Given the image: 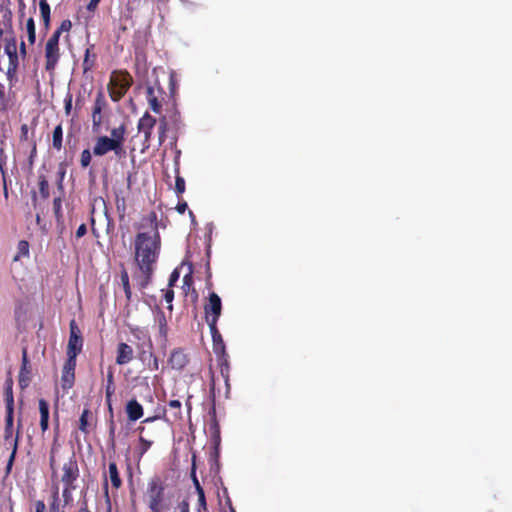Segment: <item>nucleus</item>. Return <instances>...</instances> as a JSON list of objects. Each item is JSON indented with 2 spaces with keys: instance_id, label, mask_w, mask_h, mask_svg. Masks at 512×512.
I'll use <instances>...</instances> for the list:
<instances>
[{
  "instance_id": "f257e3e1",
  "label": "nucleus",
  "mask_w": 512,
  "mask_h": 512,
  "mask_svg": "<svg viewBox=\"0 0 512 512\" xmlns=\"http://www.w3.org/2000/svg\"><path fill=\"white\" fill-rule=\"evenodd\" d=\"M150 228V232H139L134 240L135 262L138 272L134 275L138 287L143 290L151 282L161 249L158 217L155 211L143 216L139 229Z\"/></svg>"
},
{
  "instance_id": "f03ea898",
  "label": "nucleus",
  "mask_w": 512,
  "mask_h": 512,
  "mask_svg": "<svg viewBox=\"0 0 512 512\" xmlns=\"http://www.w3.org/2000/svg\"><path fill=\"white\" fill-rule=\"evenodd\" d=\"M126 132L127 127L124 123H122L110 131V137H97L93 147V154L95 156L101 157L109 152H114L115 156L119 159L125 157L126 151L124 149V142Z\"/></svg>"
},
{
  "instance_id": "7ed1b4c3",
  "label": "nucleus",
  "mask_w": 512,
  "mask_h": 512,
  "mask_svg": "<svg viewBox=\"0 0 512 512\" xmlns=\"http://www.w3.org/2000/svg\"><path fill=\"white\" fill-rule=\"evenodd\" d=\"M165 483L159 476H154L147 483L144 502L151 512H164L169 509V501L165 494Z\"/></svg>"
},
{
  "instance_id": "20e7f679",
  "label": "nucleus",
  "mask_w": 512,
  "mask_h": 512,
  "mask_svg": "<svg viewBox=\"0 0 512 512\" xmlns=\"http://www.w3.org/2000/svg\"><path fill=\"white\" fill-rule=\"evenodd\" d=\"M133 83L132 76L127 71H113L109 83L108 92L112 101H120Z\"/></svg>"
},
{
  "instance_id": "39448f33",
  "label": "nucleus",
  "mask_w": 512,
  "mask_h": 512,
  "mask_svg": "<svg viewBox=\"0 0 512 512\" xmlns=\"http://www.w3.org/2000/svg\"><path fill=\"white\" fill-rule=\"evenodd\" d=\"M13 426H14V409H6V416H5V428H4V441L9 442V444L12 446V452L10 454V457L8 459L7 465H6V473L9 474L11 472L16 454L18 449V442H19V430L16 433V436L13 437Z\"/></svg>"
},
{
  "instance_id": "423d86ee",
  "label": "nucleus",
  "mask_w": 512,
  "mask_h": 512,
  "mask_svg": "<svg viewBox=\"0 0 512 512\" xmlns=\"http://www.w3.org/2000/svg\"><path fill=\"white\" fill-rule=\"evenodd\" d=\"M79 477V467L76 459L71 457L62 467L61 481L64 484L63 497L67 501L71 491L76 489L75 481Z\"/></svg>"
},
{
  "instance_id": "0eeeda50",
  "label": "nucleus",
  "mask_w": 512,
  "mask_h": 512,
  "mask_svg": "<svg viewBox=\"0 0 512 512\" xmlns=\"http://www.w3.org/2000/svg\"><path fill=\"white\" fill-rule=\"evenodd\" d=\"M166 92L163 87L160 85L159 81L156 80L153 84L148 85L146 88V100L150 109L156 113L160 114L162 111V104L165 100Z\"/></svg>"
},
{
  "instance_id": "6e6552de",
  "label": "nucleus",
  "mask_w": 512,
  "mask_h": 512,
  "mask_svg": "<svg viewBox=\"0 0 512 512\" xmlns=\"http://www.w3.org/2000/svg\"><path fill=\"white\" fill-rule=\"evenodd\" d=\"M205 318L208 326L217 325L222 313V301L217 293L211 292L207 303L204 305Z\"/></svg>"
},
{
  "instance_id": "1a4fd4ad",
  "label": "nucleus",
  "mask_w": 512,
  "mask_h": 512,
  "mask_svg": "<svg viewBox=\"0 0 512 512\" xmlns=\"http://www.w3.org/2000/svg\"><path fill=\"white\" fill-rule=\"evenodd\" d=\"M69 328L70 336L67 346V358L76 360L77 355L82 351L83 337L74 319L70 321Z\"/></svg>"
},
{
  "instance_id": "9d476101",
  "label": "nucleus",
  "mask_w": 512,
  "mask_h": 512,
  "mask_svg": "<svg viewBox=\"0 0 512 512\" xmlns=\"http://www.w3.org/2000/svg\"><path fill=\"white\" fill-rule=\"evenodd\" d=\"M57 34H52L45 45V69L53 72L60 58L59 40Z\"/></svg>"
},
{
  "instance_id": "9b49d317",
  "label": "nucleus",
  "mask_w": 512,
  "mask_h": 512,
  "mask_svg": "<svg viewBox=\"0 0 512 512\" xmlns=\"http://www.w3.org/2000/svg\"><path fill=\"white\" fill-rule=\"evenodd\" d=\"M107 101L102 90L98 91L95 97L92 109V128L93 131H98L102 125L103 117L102 111L106 108Z\"/></svg>"
},
{
  "instance_id": "f8f14e48",
  "label": "nucleus",
  "mask_w": 512,
  "mask_h": 512,
  "mask_svg": "<svg viewBox=\"0 0 512 512\" xmlns=\"http://www.w3.org/2000/svg\"><path fill=\"white\" fill-rule=\"evenodd\" d=\"M32 368L28 359L27 348L22 349L21 368L18 376V383L21 390L26 389L31 382Z\"/></svg>"
},
{
  "instance_id": "ddd939ff",
  "label": "nucleus",
  "mask_w": 512,
  "mask_h": 512,
  "mask_svg": "<svg viewBox=\"0 0 512 512\" xmlns=\"http://www.w3.org/2000/svg\"><path fill=\"white\" fill-rule=\"evenodd\" d=\"M75 368L76 360L67 358V360L64 363L61 376V386L64 391L71 389L74 385Z\"/></svg>"
},
{
  "instance_id": "4468645a",
  "label": "nucleus",
  "mask_w": 512,
  "mask_h": 512,
  "mask_svg": "<svg viewBox=\"0 0 512 512\" xmlns=\"http://www.w3.org/2000/svg\"><path fill=\"white\" fill-rule=\"evenodd\" d=\"M157 120L155 117L145 112L138 121V131L143 134L144 141L149 142L152 136L153 128L155 127Z\"/></svg>"
},
{
  "instance_id": "2eb2a0df",
  "label": "nucleus",
  "mask_w": 512,
  "mask_h": 512,
  "mask_svg": "<svg viewBox=\"0 0 512 512\" xmlns=\"http://www.w3.org/2000/svg\"><path fill=\"white\" fill-rule=\"evenodd\" d=\"M210 435H211V443L213 452L211 453V457L216 461L219 457L221 436H220V426L217 419L214 417L209 425Z\"/></svg>"
},
{
  "instance_id": "dca6fc26",
  "label": "nucleus",
  "mask_w": 512,
  "mask_h": 512,
  "mask_svg": "<svg viewBox=\"0 0 512 512\" xmlns=\"http://www.w3.org/2000/svg\"><path fill=\"white\" fill-rule=\"evenodd\" d=\"M181 402L179 400H170L168 409L163 410V419L167 422L175 423L182 419Z\"/></svg>"
},
{
  "instance_id": "f3484780",
  "label": "nucleus",
  "mask_w": 512,
  "mask_h": 512,
  "mask_svg": "<svg viewBox=\"0 0 512 512\" xmlns=\"http://www.w3.org/2000/svg\"><path fill=\"white\" fill-rule=\"evenodd\" d=\"M188 363V355L181 348L174 349L171 352L170 357L168 359V364L170 365V367L176 370L184 369Z\"/></svg>"
},
{
  "instance_id": "a211bd4d",
  "label": "nucleus",
  "mask_w": 512,
  "mask_h": 512,
  "mask_svg": "<svg viewBox=\"0 0 512 512\" xmlns=\"http://www.w3.org/2000/svg\"><path fill=\"white\" fill-rule=\"evenodd\" d=\"M134 358V350L132 346L125 342H120L116 349V364L126 365Z\"/></svg>"
},
{
  "instance_id": "6ab92c4d",
  "label": "nucleus",
  "mask_w": 512,
  "mask_h": 512,
  "mask_svg": "<svg viewBox=\"0 0 512 512\" xmlns=\"http://www.w3.org/2000/svg\"><path fill=\"white\" fill-rule=\"evenodd\" d=\"M8 60H9L8 66H7V70H6L5 74H6L8 84H9V88H13L18 82V76H17V71H18V67H19L18 53L17 54L13 53L12 55H10Z\"/></svg>"
},
{
  "instance_id": "aec40b11",
  "label": "nucleus",
  "mask_w": 512,
  "mask_h": 512,
  "mask_svg": "<svg viewBox=\"0 0 512 512\" xmlns=\"http://www.w3.org/2000/svg\"><path fill=\"white\" fill-rule=\"evenodd\" d=\"M125 412L128 420L132 422L139 420L144 415L143 406L136 399H131L127 402Z\"/></svg>"
},
{
  "instance_id": "412c9836",
  "label": "nucleus",
  "mask_w": 512,
  "mask_h": 512,
  "mask_svg": "<svg viewBox=\"0 0 512 512\" xmlns=\"http://www.w3.org/2000/svg\"><path fill=\"white\" fill-rule=\"evenodd\" d=\"M209 329H210V333L212 336L214 353L216 355L227 353L224 340L222 338L221 333L219 332V330L217 328V325L209 326Z\"/></svg>"
},
{
  "instance_id": "4be33fe9",
  "label": "nucleus",
  "mask_w": 512,
  "mask_h": 512,
  "mask_svg": "<svg viewBox=\"0 0 512 512\" xmlns=\"http://www.w3.org/2000/svg\"><path fill=\"white\" fill-rule=\"evenodd\" d=\"M40 413V428L41 434L44 436L49 428V404L45 399H40L38 402Z\"/></svg>"
},
{
  "instance_id": "5701e85b",
  "label": "nucleus",
  "mask_w": 512,
  "mask_h": 512,
  "mask_svg": "<svg viewBox=\"0 0 512 512\" xmlns=\"http://www.w3.org/2000/svg\"><path fill=\"white\" fill-rule=\"evenodd\" d=\"M107 383L105 387V401L110 411H112V396L115 393L114 371L111 367L107 371Z\"/></svg>"
},
{
  "instance_id": "b1692460",
  "label": "nucleus",
  "mask_w": 512,
  "mask_h": 512,
  "mask_svg": "<svg viewBox=\"0 0 512 512\" xmlns=\"http://www.w3.org/2000/svg\"><path fill=\"white\" fill-rule=\"evenodd\" d=\"M13 384V378L11 372L9 371L4 383V399L6 409H14Z\"/></svg>"
},
{
  "instance_id": "393cba45",
  "label": "nucleus",
  "mask_w": 512,
  "mask_h": 512,
  "mask_svg": "<svg viewBox=\"0 0 512 512\" xmlns=\"http://www.w3.org/2000/svg\"><path fill=\"white\" fill-rule=\"evenodd\" d=\"M217 356V361L220 367L221 376L224 378L225 385L229 388V372H230V364H229V356L227 353L219 354Z\"/></svg>"
},
{
  "instance_id": "a878e982",
  "label": "nucleus",
  "mask_w": 512,
  "mask_h": 512,
  "mask_svg": "<svg viewBox=\"0 0 512 512\" xmlns=\"http://www.w3.org/2000/svg\"><path fill=\"white\" fill-rule=\"evenodd\" d=\"M109 479L114 489H119L122 486V479L118 467L115 462H110L108 466Z\"/></svg>"
},
{
  "instance_id": "bb28decb",
  "label": "nucleus",
  "mask_w": 512,
  "mask_h": 512,
  "mask_svg": "<svg viewBox=\"0 0 512 512\" xmlns=\"http://www.w3.org/2000/svg\"><path fill=\"white\" fill-rule=\"evenodd\" d=\"M39 8H40V14L43 21V26L45 32H47L50 28V15H51V9L50 5L47 2V0H39Z\"/></svg>"
},
{
  "instance_id": "cd10ccee",
  "label": "nucleus",
  "mask_w": 512,
  "mask_h": 512,
  "mask_svg": "<svg viewBox=\"0 0 512 512\" xmlns=\"http://www.w3.org/2000/svg\"><path fill=\"white\" fill-rule=\"evenodd\" d=\"M6 165H7V155L3 147H0V173L3 180V188H4V196L8 197V190L6 184Z\"/></svg>"
},
{
  "instance_id": "c85d7f7f",
  "label": "nucleus",
  "mask_w": 512,
  "mask_h": 512,
  "mask_svg": "<svg viewBox=\"0 0 512 512\" xmlns=\"http://www.w3.org/2000/svg\"><path fill=\"white\" fill-rule=\"evenodd\" d=\"M170 126L169 122L166 116H162L159 119V125H158V142L159 145H162L167 137V132L169 131Z\"/></svg>"
},
{
  "instance_id": "c756f323",
  "label": "nucleus",
  "mask_w": 512,
  "mask_h": 512,
  "mask_svg": "<svg viewBox=\"0 0 512 512\" xmlns=\"http://www.w3.org/2000/svg\"><path fill=\"white\" fill-rule=\"evenodd\" d=\"M52 146L57 151L63 148V128L61 124H58L53 130Z\"/></svg>"
},
{
  "instance_id": "7c9ffc66",
  "label": "nucleus",
  "mask_w": 512,
  "mask_h": 512,
  "mask_svg": "<svg viewBox=\"0 0 512 512\" xmlns=\"http://www.w3.org/2000/svg\"><path fill=\"white\" fill-rule=\"evenodd\" d=\"M147 357L149 358L147 368L150 371H157L159 369V361L158 358L152 352H149L147 355L146 351H142L139 354V358L142 362H145Z\"/></svg>"
},
{
  "instance_id": "2f4dec72",
  "label": "nucleus",
  "mask_w": 512,
  "mask_h": 512,
  "mask_svg": "<svg viewBox=\"0 0 512 512\" xmlns=\"http://www.w3.org/2000/svg\"><path fill=\"white\" fill-rule=\"evenodd\" d=\"M93 45L86 49L84 60H83V70L84 72L90 71L95 65L96 54L92 52Z\"/></svg>"
},
{
  "instance_id": "473e14b6",
  "label": "nucleus",
  "mask_w": 512,
  "mask_h": 512,
  "mask_svg": "<svg viewBox=\"0 0 512 512\" xmlns=\"http://www.w3.org/2000/svg\"><path fill=\"white\" fill-rule=\"evenodd\" d=\"M156 321H157L158 327H159V334L163 338H166L167 334H168V325H167L166 316L162 310H159L157 312Z\"/></svg>"
},
{
  "instance_id": "72a5a7b5",
  "label": "nucleus",
  "mask_w": 512,
  "mask_h": 512,
  "mask_svg": "<svg viewBox=\"0 0 512 512\" xmlns=\"http://www.w3.org/2000/svg\"><path fill=\"white\" fill-rule=\"evenodd\" d=\"M92 416V413L89 409H84L79 419V430L84 434L89 433V418Z\"/></svg>"
},
{
  "instance_id": "f704fd0d",
  "label": "nucleus",
  "mask_w": 512,
  "mask_h": 512,
  "mask_svg": "<svg viewBox=\"0 0 512 512\" xmlns=\"http://www.w3.org/2000/svg\"><path fill=\"white\" fill-rule=\"evenodd\" d=\"M38 185H39V193H40V196L46 200L49 198L50 196V192H49V183H48V180L47 178L44 176V175H40L38 177Z\"/></svg>"
},
{
  "instance_id": "c9c22d12",
  "label": "nucleus",
  "mask_w": 512,
  "mask_h": 512,
  "mask_svg": "<svg viewBox=\"0 0 512 512\" xmlns=\"http://www.w3.org/2000/svg\"><path fill=\"white\" fill-rule=\"evenodd\" d=\"M175 192L180 195L185 192V180L183 177L179 175V163L176 162V168H175Z\"/></svg>"
},
{
  "instance_id": "e433bc0d",
  "label": "nucleus",
  "mask_w": 512,
  "mask_h": 512,
  "mask_svg": "<svg viewBox=\"0 0 512 512\" xmlns=\"http://www.w3.org/2000/svg\"><path fill=\"white\" fill-rule=\"evenodd\" d=\"M29 255V243L26 240H20L17 245V254L14 257V261L19 260L21 257H27Z\"/></svg>"
},
{
  "instance_id": "4c0bfd02",
  "label": "nucleus",
  "mask_w": 512,
  "mask_h": 512,
  "mask_svg": "<svg viewBox=\"0 0 512 512\" xmlns=\"http://www.w3.org/2000/svg\"><path fill=\"white\" fill-rule=\"evenodd\" d=\"M53 212L57 223L63 222V213H62V199L61 197H56L53 200Z\"/></svg>"
},
{
  "instance_id": "58836bf2",
  "label": "nucleus",
  "mask_w": 512,
  "mask_h": 512,
  "mask_svg": "<svg viewBox=\"0 0 512 512\" xmlns=\"http://www.w3.org/2000/svg\"><path fill=\"white\" fill-rule=\"evenodd\" d=\"M26 31L28 36V42L33 45L36 40V32H35V22L32 17H30L26 22Z\"/></svg>"
},
{
  "instance_id": "ea45409f",
  "label": "nucleus",
  "mask_w": 512,
  "mask_h": 512,
  "mask_svg": "<svg viewBox=\"0 0 512 512\" xmlns=\"http://www.w3.org/2000/svg\"><path fill=\"white\" fill-rule=\"evenodd\" d=\"M121 282L123 285L125 296H126L127 300H130L132 292H131L130 283H129V275H128L127 271H125V270L122 271V273H121Z\"/></svg>"
},
{
  "instance_id": "a19ab883",
  "label": "nucleus",
  "mask_w": 512,
  "mask_h": 512,
  "mask_svg": "<svg viewBox=\"0 0 512 512\" xmlns=\"http://www.w3.org/2000/svg\"><path fill=\"white\" fill-rule=\"evenodd\" d=\"M92 160V153L89 149H84L80 154V166L83 169H86Z\"/></svg>"
},
{
  "instance_id": "79ce46f5",
  "label": "nucleus",
  "mask_w": 512,
  "mask_h": 512,
  "mask_svg": "<svg viewBox=\"0 0 512 512\" xmlns=\"http://www.w3.org/2000/svg\"><path fill=\"white\" fill-rule=\"evenodd\" d=\"M72 28V22L69 19H65L61 22L60 26L54 31L53 34H57V39H60V36L63 32H69Z\"/></svg>"
},
{
  "instance_id": "37998d69",
  "label": "nucleus",
  "mask_w": 512,
  "mask_h": 512,
  "mask_svg": "<svg viewBox=\"0 0 512 512\" xmlns=\"http://www.w3.org/2000/svg\"><path fill=\"white\" fill-rule=\"evenodd\" d=\"M139 455L142 457L151 447L152 441L145 439L143 436H139Z\"/></svg>"
},
{
  "instance_id": "c03bdc74",
  "label": "nucleus",
  "mask_w": 512,
  "mask_h": 512,
  "mask_svg": "<svg viewBox=\"0 0 512 512\" xmlns=\"http://www.w3.org/2000/svg\"><path fill=\"white\" fill-rule=\"evenodd\" d=\"M34 135V132L32 133V136ZM20 141L21 142H29L34 139L33 137L30 139L29 137V126L24 123L20 127Z\"/></svg>"
},
{
  "instance_id": "a18cd8bd",
  "label": "nucleus",
  "mask_w": 512,
  "mask_h": 512,
  "mask_svg": "<svg viewBox=\"0 0 512 512\" xmlns=\"http://www.w3.org/2000/svg\"><path fill=\"white\" fill-rule=\"evenodd\" d=\"M198 495V512L206 511L207 510V503H206V497L204 489L196 491Z\"/></svg>"
},
{
  "instance_id": "49530a36",
  "label": "nucleus",
  "mask_w": 512,
  "mask_h": 512,
  "mask_svg": "<svg viewBox=\"0 0 512 512\" xmlns=\"http://www.w3.org/2000/svg\"><path fill=\"white\" fill-rule=\"evenodd\" d=\"M65 175H66V168H65V164L64 163H61L59 165V169H58V172H57V186L60 190L63 191V181H64V178H65Z\"/></svg>"
},
{
  "instance_id": "de8ad7c7",
  "label": "nucleus",
  "mask_w": 512,
  "mask_h": 512,
  "mask_svg": "<svg viewBox=\"0 0 512 512\" xmlns=\"http://www.w3.org/2000/svg\"><path fill=\"white\" fill-rule=\"evenodd\" d=\"M5 53L8 55V58L13 53L17 54L16 40L14 38L8 41L7 44L5 45Z\"/></svg>"
},
{
  "instance_id": "09e8293b",
  "label": "nucleus",
  "mask_w": 512,
  "mask_h": 512,
  "mask_svg": "<svg viewBox=\"0 0 512 512\" xmlns=\"http://www.w3.org/2000/svg\"><path fill=\"white\" fill-rule=\"evenodd\" d=\"M191 479L193 481L194 487L196 491L202 490V486L200 485V482L196 476V465L193 461L192 468H191Z\"/></svg>"
},
{
  "instance_id": "8fccbe9b",
  "label": "nucleus",
  "mask_w": 512,
  "mask_h": 512,
  "mask_svg": "<svg viewBox=\"0 0 512 512\" xmlns=\"http://www.w3.org/2000/svg\"><path fill=\"white\" fill-rule=\"evenodd\" d=\"M30 146H31V151H30V155H29V164L32 165L33 162H34V158L36 157L37 155V144H36V140L35 139H32L30 141Z\"/></svg>"
},
{
  "instance_id": "3c124183",
  "label": "nucleus",
  "mask_w": 512,
  "mask_h": 512,
  "mask_svg": "<svg viewBox=\"0 0 512 512\" xmlns=\"http://www.w3.org/2000/svg\"><path fill=\"white\" fill-rule=\"evenodd\" d=\"M164 299L169 304L167 308L169 310H172L173 309L172 301L174 299V291L172 289H167L164 293Z\"/></svg>"
},
{
  "instance_id": "603ef678",
  "label": "nucleus",
  "mask_w": 512,
  "mask_h": 512,
  "mask_svg": "<svg viewBox=\"0 0 512 512\" xmlns=\"http://www.w3.org/2000/svg\"><path fill=\"white\" fill-rule=\"evenodd\" d=\"M130 332L138 339H141V337H145L147 335V331L141 329L140 327H130Z\"/></svg>"
},
{
  "instance_id": "864d4df0",
  "label": "nucleus",
  "mask_w": 512,
  "mask_h": 512,
  "mask_svg": "<svg viewBox=\"0 0 512 512\" xmlns=\"http://www.w3.org/2000/svg\"><path fill=\"white\" fill-rule=\"evenodd\" d=\"M64 109H65L66 115H70L71 110H72V96L71 95H68L66 97Z\"/></svg>"
},
{
  "instance_id": "5fc2aeb1",
  "label": "nucleus",
  "mask_w": 512,
  "mask_h": 512,
  "mask_svg": "<svg viewBox=\"0 0 512 512\" xmlns=\"http://www.w3.org/2000/svg\"><path fill=\"white\" fill-rule=\"evenodd\" d=\"M190 511V505L187 500H183L178 505V512H189Z\"/></svg>"
},
{
  "instance_id": "6e6d98bb",
  "label": "nucleus",
  "mask_w": 512,
  "mask_h": 512,
  "mask_svg": "<svg viewBox=\"0 0 512 512\" xmlns=\"http://www.w3.org/2000/svg\"><path fill=\"white\" fill-rule=\"evenodd\" d=\"M87 233V227L86 224H81L78 229L76 230L75 236L76 238H81Z\"/></svg>"
},
{
  "instance_id": "4d7b16f0",
  "label": "nucleus",
  "mask_w": 512,
  "mask_h": 512,
  "mask_svg": "<svg viewBox=\"0 0 512 512\" xmlns=\"http://www.w3.org/2000/svg\"><path fill=\"white\" fill-rule=\"evenodd\" d=\"M179 279V273L177 270H174L169 277V286L172 287L175 282Z\"/></svg>"
},
{
  "instance_id": "13d9d810",
  "label": "nucleus",
  "mask_w": 512,
  "mask_h": 512,
  "mask_svg": "<svg viewBox=\"0 0 512 512\" xmlns=\"http://www.w3.org/2000/svg\"><path fill=\"white\" fill-rule=\"evenodd\" d=\"M101 0H90L88 5H87V10L89 12H94L99 4Z\"/></svg>"
},
{
  "instance_id": "bf43d9fd",
  "label": "nucleus",
  "mask_w": 512,
  "mask_h": 512,
  "mask_svg": "<svg viewBox=\"0 0 512 512\" xmlns=\"http://www.w3.org/2000/svg\"><path fill=\"white\" fill-rule=\"evenodd\" d=\"M116 207H117V210L118 211H122L123 213L125 212V199L124 198H117L116 199Z\"/></svg>"
},
{
  "instance_id": "052dcab7",
  "label": "nucleus",
  "mask_w": 512,
  "mask_h": 512,
  "mask_svg": "<svg viewBox=\"0 0 512 512\" xmlns=\"http://www.w3.org/2000/svg\"><path fill=\"white\" fill-rule=\"evenodd\" d=\"M193 284V279H192V275L191 274H186L184 277H183V285L184 287H188L190 288V286Z\"/></svg>"
},
{
  "instance_id": "680f3d73",
  "label": "nucleus",
  "mask_w": 512,
  "mask_h": 512,
  "mask_svg": "<svg viewBox=\"0 0 512 512\" xmlns=\"http://www.w3.org/2000/svg\"><path fill=\"white\" fill-rule=\"evenodd\" d=\"M46 506L45 503L41 500L35 503V512H45Z\"/></svg>"
},
{
  "instance_id": "e2e57ef3",
  "label": "nucleus",
  "mask_w": 512,
  "mask_h": 512,
  "mask_svg": "<svg viewBox=\"0 0 512 512\" xmlns=\"http://www.w3.org/2000/svg\"><path fill=\"white\" fill-rule=\"evenodd\" d=\"M188 208V205L185 201L183 202H179L176 206V210L180 213V214H183L186 209Z\"/></svg>"
},
{
  "instance_id": "0e129e2a",
  "label": "nucleus",
  "mask_w": 512,
  "mask_h": 512,
  "mask_svg": "<svg viewBox=\"0 0 512 512\" xmlns=\"http://www.w3.org/2000/svg\"><path fill=\"white\" fill-rule=\"evenodd\" d=\"M172 118H173V124H174L175 129H178L179 125H180L179 113L177 111H175Z\"/></svg>"
},
{
  "instance_id": "69168bd1",
  "label": "nucleus",
  "mask_w": 512,
  "mask_h": 512,
  "mask_svg": "<svg viewBox=\"0 0 512 512\" xmlns=\"http://www.w3.org/2000/svg\"><path fill=\"white\" fill-rule=\"evenodd\" d=\"M157 419H163V415L162 416L155 415V416L147 417L146 419H144L142 421V423H151V422L156 421Z\"/></svg>"
},
{
  "instance_id": "338daca9",
  "label": "nucleus",
  "mask_w": 512,
  "mask_h": 512,
  "mask_svg": "<svg viewBox=\"0 0 512 512\" xmlns=\"http://www.w3.org/2000/svg\"><path fill=\"white\" fill-rule=\"evenodd\" d=\"M27 54V51H26V45L25 43L22 41L20 43V55L24 58Z\"/></svg>"
},
{
  "instance_id": "774afa93",
  "label": "nucleus",
  "mask_w": 512,
  "mask_h": 512,
  "mask_svg": "<svg viewBox=\"0 0 512 512\" xmlns=\"http://www.w3.org/2000/svg\"><path fill=\"white\" fill-rule=\"evenodd\" d=\"M54 425H55L56 432H58V430H59V415H58V412L55 413Z\"/></svg>"
}]
</instances>
